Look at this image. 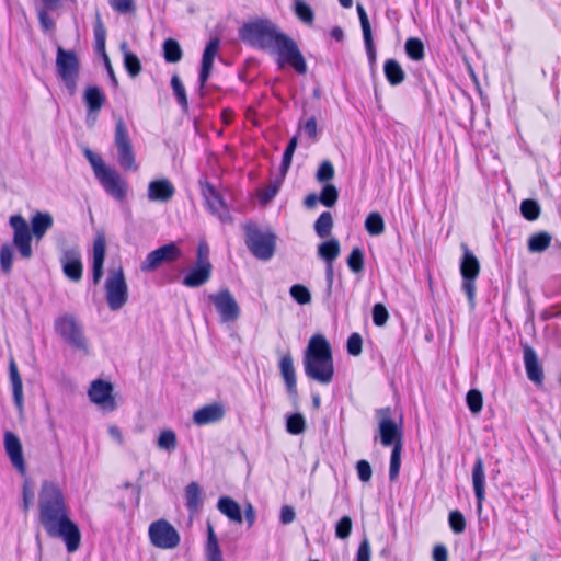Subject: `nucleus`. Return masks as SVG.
Masks as SVG:
<instances>
[{
	"label": "nucleus",
	"instance_id": "nucleus-1",
	"mask_svg": "<svg viewBox=\"0 0 561 561\" xmlns=\"http://www.w3.org/2000/svg\"><path fill=\"white\" fill-rule=\"evenodd\" d=\"M38 520L46 534L60 538L67 551H77L81 542L78 525L70 519L69 508L61 489L54 482L45 481L38 496Z\"/></svg>",
	"mask_w": 561,
	"mask_h": 561
},
{
	"label": "nucleus",
	"instance_id": "nucleus-2",
	"mask_svg": "<svg viewBox=\"0 0 561 561\" xmlns=\"http://www.w3.org/2000/svg\"><path fill=\"white\" fill-rule=\"evenodd\" d=\"M240 37L252 47L276 54L280 67L287 64L300 75L307 72L305 58L296 42L280 32L272 21L261 19L244 24L240 28Z\"/></svg>",
	"mask_w": 561,
	"mask_h": 561
},
{
	"label": "nucleus",
	"instance_id": "nucleus-3",
	"mask_svg": "<svg viewBox=\"0 0 561 561\" xmlns=\"http://www.w3.org/2000/svg\"><path fill=\"white\" fill-rule=\"evenodd\" d=\"M9 224L13 230V245L21 257L27 260L33 255L32 236L41 240L53 227L54 219L49 213L36 211L31 218V227L21 215L11 216Z\"/></svg>",
	"mask_w": 561,
	"mask_h": 561
},
{
	"label": "nucleus",
	"instance_id": "nucleus-4",
	"mask_svg": "<svg viewBox=\"0 0 561 561\" xmlns=\"http://www.w3.org/2000/svg\"><path fill=\"white\" fill-rule=\"evenodd\" d=\"M304 369L307 377L328 385L334 376L332 351L323 335H313L304 355Z\"/></svg>",
	"mask_w": 561,
	"mask_h": 561
},
{
	"label": "nucleus",
	"instance_id": "nucleus-5",
	"mask_svg": "<svg viewBox=\"0 0 561 561\" xmlns=\"http://www.w3.org/2000/svg\"><path fill=\"white\" fill-rule=\"evenodd\" d=\"M245 244L257 260L268 261L276 249V236L270 230H261L255 224L244 225Z\"/></svg>",
	"mask_w": 561,
	"mask_h": 561
},
{
	"label": "nucleus",
	"instance_id": "nucleus-6",
	"mask_svg": "<svg viewBox=\"0 0 561 561\" xmlns=\"http://www.w3.org/2000/svg\"><path fill=\"white\" fill-rule=\"evenodd\" d=\"M56 70L69 94L73 95L77 91L80 70V62L76 53L58 46L56 53Z\"/></svg>",
	"mask_w": 561,
	"mask_h": 561
},
{
	"label": "nucleus",
	"instance_id": "nucleus-7",
	"mask_svg": "<svg viewBox=\"0 0 561 561\" xmlns=\"http://www.w3.org/2000/svg\"><path fill=\"white\" fill-rule=\"evenodd\" d=\"M55 331L71 347L88 351V342L83 333L82 324L72 314H62L55 319Z\"/></svg>",
	"mask_w": 561,
	"mask_h": 561
},
{
	"label": "nucleus",
	"instance_id": "nucleus-8",
	"mask_svg": "<svg viewBox=\"0 0 561 561\" xmlns=\"http://www.w3.org/2000/svg\"><path fill=\"white\" fill-rule=\"evenodd\" d=\"M462 257L460 261V274L462 277V290L467 295L471 308L474 307L476 279L480 274V263L466 243H461Z\"/></svg>",
	"mask_w": 561,
	"mask_h": 561
},
{
	"label": "nucleus",
	"instance_id": "nucleus-9",
	"mask_svg": "<svg viewBox=\"0 0 561 561\" xmlns=\"http://www.w3.org/2000/svg\"><path fill=\"white\" fill-rule=\"evenodd\" d=\"M114 146L117 150V162L121 168L127 171H136L138 167L133 144L127 127L122 118H119L115 125Z\"/></svg>",
	"mask_w": 561,
	"mask_h": 561
},
{
	"label": "nucleus",
	"instance_id": "nucleus-10",
	"mask_svg": "<svg viewBox=\"0 0 561 561\" xmlns=\"http://www.w3.org/2000/svg\"><path fill=\"white\" fill-rule=\"evenodd\" d=\"M106 300L111 310L121 309L128 299V288L123 268L111 270L105 282Z\"/></svg>",
	"mask_w": 561,
	"mask_h": 561
},
{
	"label": "nucleus",
	"instance_id": "nucleus-11",
	"mask_svg": "<svg viewBox=\"0 0 561 561\" xmlns=\"http://www.w3.org/2000/svg\"><path fill=\"white\" fill-rule=\"evenodd\" d=\"M148 536L153 547L163 550L176 548L181 540L178 530L163 518L154 520L149 525Z\"/></svg>",
	"mask_w": 561,
	"mask_h": 561
},
{
	"label": "nucleus",
	"instance_id": "nucleus-12",
	"mask_svg": "<svg viewBox=\"0 0 561 561\" xmlns=\"http://www.w3.org/2000/svg\"><path fill=\"white\" fill-rule=\"evenodd\" d=\"M207 299L215 306L222 323L234 322L239 319L241 313L240 307L228 289L209 294Z\"/></svg>",
	"mask_w": 561,
	"mask_h": 561
},
{
	"label": "nucleus",
	"instance_id": "nucleus-13",
	"mask_svg": "<svg viewBox=\"0 0 561 561\" xmlns=\"http://www.w3.org/2000/svg\"><path fill=\"white\" fill-rule=\"evenodd\" d=\"M376 413L379 424L380 443L386 447H393L397 443H402V430L392 420L391 409L382 408L377 410Z\"/></svg>",
	"mask_w": 561,
	"mask_h": 561
},
{
	"label": "nucleus",
	"instance_id": "nucleus-14",
	"mask_svg": "<svg viewBox=\"0 0 561 561\" xmlns=\"http://www.w3.org/2000/svg\"><path fill=\"white\" fill-rule=\"evenodd\" d=\"M201 191L207 209L213 215L217 216L221 222L230 224L232 221V217L229 213L228 206L215 186L208 182L201 183Z\"/></svg>",
	"mask_w": 561,
	"mask_h": 561
},
{
	"label": "nucleus",
	"instance_id": "nucleus-15",
	"mask_svg": "<svg viewBox=\"0 0 561 561\" xmlns=\"http://www.w3.org/2000/svg\"><path fill=\"white\" fill-rule=\"evenodd\" d=\"M181 257L182 251L175 243L171 242L148 253L140 268L142 272H152L161 264L175 262Z\"/></svg>",
	"mask_w": 561,
	"mask_h": 561
},
{
	"label": "nucleus",
	"instance_id": "nucleus-16",
	"mask_svg": "<svg viewBox=\"0 0 561 561\" xmlns=\"http://www.w3.org/2000/svg\"><path fill=\"white\" fill-rule=\"evenodd\" d=\"M88 394L90 400L104 411L111 412L117 407L113 396V386L108 381L102 379L92 381Z\"/></svg>",
	"mask_w": 561,
	"mask_h": 561
},
{
	"label": "nucleus",
	"instance_id": "nucleus-17",
	"mask_svg": "<svg viewBox=\"0 0 561 561\" xmlns=\"http://www.w3.org/2000/svg\"><path fill=\"white\" fill-rule=\"evenodd\" d=\"M96 179L104 191L116 201H123L126 197L128 188L127 182L116 170L107 168L105 171H102Z\"/></svg>",
	"mask_w": 561,
	"mask_h": 561
},
{
	"label": "nucleus",
	"instance_id": "nucleus-18",
	"mask_svg": "<svg viewBox=\"0 0 561 561\" xmlns=\"http://www.w3.org/2000/svg\"><path fill=\"white\" fill-rule=\"evenodd\" d=\"M226 415V408L220 402L206 404L193 413L192 420L195 425L204 426L220 422Z\"/></svg>",
	"mask_w": 561,
	"mask_h": 561
},
{
	"label": "nucleus",
	"instance_id": "nucleus-19",
	"mask_svg": "<svg viewBox=\"0 0 561 561\" xmlns=\"http://www.w3.org/2000/svg\"><path fill=\"white\" fill-rule=\"evenodd\" d=\"M60 261L62 264V271L69 279L73 282L81 279L82 263L81 254L78 248H69L64 250Z\"/></svg>",
	"mask_w": 561,
	"mask_h": 561
},
{
	"label": "nucleus",
	"instance_id": "nucleus-20",
	"mask_svg": "<svg viewBox=\"0 0 561 561\" xmlns=\"http://www.w3.org/2000/svg\"><path fill=\"white\" fill-rule=\"evenodd\" d=\"M104 93L95 85L88 87L83 94V101L87 105V122L89 124H94L99 112L103 107L105 103Z\"/></svg>",
	"mask_w": 561,
	"mask_h": 561
},
{
	"label": "nucleus",
	"instance_id": "nucleus-21",
	"mask_svg": "<svg viewBox=\"0 0 561 561\" xmlns=\"http://www.w3.org/2000/svg\"><path fill=\"white\" fill-rule=\"evenodd\" d=\"M220 42L218 38H211L206 45L203 57H202V67L199 71V90L203 92L207 80L210 77L214 59L218 53Z\"/></svg>",
	"mask_w": 561,
	"mask_h": 561
},
{
	"label": "nucleus",
	"instance_id": "nucleus-22",
	"mask_svg": "<svg viewBox=\"0 0 561 561\" xmlns=\"http://www.w3.org/2000/svg\"><path fill=\"white\" fill-rule=\"evenodd\" d=\"M174 194L175 187L168 179L153 180L148 184L147 197L151 202L167 203Z\"/></svg>",
	"mask_w": 561,
	"mask_h": 561
},
{
	"label": "nucleus",
	"instance_id": "nucleus-23",
	"mask_svg": "<svg viewBox=\"0 0 561 561\" xmlns=\"http://www.w3.org/2000/svg\"><path fill=\"white\" fill-rule=\"evenodd\" d=\"M4 447L13 467L21 473H24L25 462L19 437L11 432H7L4 435Z\"/></svg>",
	"mask_w": 561,
	"mask_h": 561
},
{
	"label": "nucleus",
	"instance_id": "nucleus-24",
	"mask_svg": "<svg viewBox=\"0 0 561 561\" xmlns=\"http://www.w3.org/2000/svg\"><path fill=\"white\" fill-rule=\"evenodd\" d=\"M524 364L528 379L536 385H541L543 381V370L536 352L530 346L524 347Z\"/></svg>",
	"mask_w": 561,
	"mask_h": 561
},
{
	"label": "nucleus",
	"instance_id": "nucleus-25",
	"mask_svg": "<svg viewBox=\"0 0 561 561\" xmlns=\"http://www.w3.org/2000/svg\"><path fill=\"white\" fill-rule=\"evenodd\" d=\"M106 241L104 236L100 234L93 242V264H92V278L93 283L98 284L103 276V264L105 259Z\"/></svg>",
	"mask_w": 561,
	"mask_h": 561
},
{
	"label": "nucleus",
	"instance_id": "nucleus-26",
	"mask_svg": "<svg viewBox=\"0 0 561 561\" xmlns=\"http://www.w3.org/2000/svg\"><path fill=\"white\" fill-rule=\"evenodd\" d=\"M211 264L199 265L195 264L185 277L182 279V284L188 288H196L207 283L211 275Z\"/></svg>",
	"mask_w": 561,
	"mask_h": 561
},
{
	"label": "nucleus",
	"instance_id": "nucleus-27",
	"mask_svg": "<svg viewBox=\"0 0 561 561\" xmlns=\"http://www.w3.org/2000/svg\"><path fill=\"white\" fill-rule=\"evenodd\" d=\"M472 485L477 499L478 508L480 510L485 499V473L482 459H476L472 468Z\"/></svg>",
	"mask_w": 561,
	"mask_h": 561
},
{
	"label": "nucleus",
	"instance_id": "nucleus-28",
	"mask_svg": "<svg viewBox=\"0 0 561 561\" xmlns=\"http://www.w3.org/2000/svg\"><path fill=\"white\" fill-rule=\"evenodd\" d=\"M279 369L288 393L294 396L297 394L296 371L293 363V357L289 353L282 356L279 360Z\"/></svg>",
	"mask_w": 561,
	"mask_h": 561
},
{
	"label": "nucleus",
	"instance_id": "nucleus-29",
	"mask_svg": "<svg viewBox=\"0 0 561 561\" xmlns=\"http://www.w3.org/2000/svg\"><path fill=\"white\" fill-rule=\"evenodd\" d=\"M217 508L230 520L239 524L242 523V513L239 504L234 500L228 496H222L217 503Z\"/></svg>",
	"mask_w": 561,
	"mask_h": 561
},
{
	"label": "nucleus",
	"instance_id": "nucleus-30",
	"mask_svg": "<svg viewBox=\"0 0 561 561\" xmlns=\"http://www.w3.org/2000/svg\"><path fill=\"white\" fill-rule=\"evenodd\" d=\"M186 507L190 513L194 514L199 511L203 504L202 490L198 483L191 482L185 488Z\"/></svg>",
	"mask_w": 561,
	"mask_h": 561
},
{
	"label": "nucleus",
	"instance_id": "nucleus-31",
	"mask_svg": "<svg viewBox=\"0 0 561 561\" xmlns=\"http://www.w3.org/2000/svg\"><path fill=\"white\" fill-rule=\"evenodd\" d=\"M205 557L206 561H224L218 539L210 524H208L207 526V542L205 548Z\"/></svg>",
	"mask_w": 561,
	"mask_h": 561
},
{
	"label": "nucleus",
	"instance_id": "nucleus-32",
	"mask_svg": "<svg viewBox=\"0 0 561 561\" xmlns=\"http://www.w3.org/2000/svg\"><path fill=\"white\" fill-rule=\"evenodd\" d=\"M383 72L391 85H399L405 79V73L396 59H387L383 65Z\"/></svg>",
	"mask_w": 561,
	"mask_h": 561
},
{
	"label": "nucleus",
	"instance_id": "nucleus-33",
	"mask_svg": "<svg viewBox=\"0 0 561 561\" xmlns=\"http://www.w3.org/2000/svg\"><path fill=\"white\" fill-rule=\"evenodd\" d=\"M340 242L332 238L318 245V255L325 263H333L340 255Z\"/></svg>",
	"mask_w": 561,
	"mask_h": 561
},
{
	"label": "nucleus",
	"instance_id": "nucleus-34",
	"mask_svg": "<svg viewBox=\"0 0 561 561\" xmlns=\"http://www.w3.org/2000/svg\"><path fill=\"white\" fill-rule=\"evenodd\" d=\"M551 236L546 231L535 233L528 239V251L531 253H541L550 247Z\"/></svg>",
	"mask_w": 561,
	"mask_h": 561
},
{
	"label": "nucleus",
	"instance_id": "nucleus-35",
	"mask_svg": "<svg viewBox=\"0 0 561 561\" xmlns=\"http://www.w3.org/2000/svg\"><path fill=\"white\" fill-rule=\"evenodd\" d=\"M121 50L124 54V66L126 68V71L131 77L138 76L141 71V64L139 58L128 50L127 43L121 44Z\"/></svg>",
	"mask_w": 561,
	"mask_h": 561
},
{
	"label": "nucleus",
	"instance_id": "nucleus-36",
	"mask_svg": "<svg viewBox=\"0 0 561 561\" xmlns=\"http://www.w3.org/2000/svg\"><path fill=\"white\" fill-rule=\"evenodd\" d=\"M10 379L12 382L14 401L19 407H21L23 401V385L18 367L13 360L10 363Z\"/></svg>",
	"mask_w": 561,
	"mask_h": 561
},
{
	"label": "nucleus",
	"instance_id": "nucleus-37",
	"mask_svg": "<svg viewBox=\"0 0 561 561\" xmlns=\"http://www.w3.org/2000/svg\"><path fill=\"white\" fill-rule=\"evenodd\" d=\"M333 228V218L331 213L323 211L314 222V231L318 237L327 238L331 234Z\"/></svg>",
	"mask_w": 561,
	"mask_h": 561
},
{
	"label": "nucleus",
	"instance_id": "nucleus-38",
	"mask_svg": "<svg viewBox=\"0 0 561 561\" xmlns=\"http://www.w3.org/2000/svg\"><path fill=\"white\" fill-rule=\"evenodd\" d=\"M405 54L414 61H420L424 58V45L420 38L410 37L404 45Z\"/></svg>",
	"mask_w": 561,
	"mask_h": 561
},
{
	"label": "nucleus",
	"instance_id": "nucleus-39",
	"mask_svg": "<svg viewBox=\"0 0 561 561\" xmlns=\"http://www.w3.org/2000/svg\"><path fill=\"white\" fill-rule=\"evenodd\" d=\"M163 57L168 62H178L182 58V49L180 44L172 38H168L163 43Z\"/></svg>",
	"mask_w": 561,
	"mask_h": 561
},
{
	"label": "nucleus",
	"instance_id": "nucleus-40",
	"mask_svg": "<svg viewBox=\"0 0 561 561\" xmlns=\"http://www.w3.org/2000/svg\"><path fill=\"white\" fill-rule=\"evenodd\" d=\"M365 229L371 236H379L385 231V221L379 213H370L365 220Z\"/></svg>",
	"mask_w": 561,
	"mask_h": 561
},
{
	"label": "nucleus",
	"instance_id": "nucleus-41",
	"mask_svg": "<svg viewBox=\"0 0 561 561\" xmlns=\"http://www.w3.org/2000/svg\"><path fill=\"white\" fill-rule=\"evenodd\" d=\"M401 451H402V443H397L392 447L391 457H390V467H389V479L394 481L399 477L400 466H401Z\"/></svg>",
	"mask_w": 561,
	"mask_h": 561
},
{
	"label": "nucleus",
	"instance_id": "nucleus-42",
	"mask_svg": "<svg viewBox=\"0 0 561 561\" xmlns=\"http://www.w3.org/2000/svg\"><path fill=\"white\" fill-rule=\"evenodd\" d=\"M286 430L293 435H299L306 430V420L300 413H295L287 416Z\"/></svg>",
	"mask_w": 561,
	"mask_h": 561
},
{
	"label": "nucleus",
	"instance_id": "nucleus-43",
	"mask_svg": "<svg viewBox=\"0 0 561 561\" xmlns=\"http://www.w3.org/2000/svg\"><path fill=\"white\" fill-rule=\"evenodd\" d=\"M94 37H95L96 49L100 53H104L105 51V41H106V30L102 22L101 14L99 12H96V14H95Z\"/></svg>",
	"mask_w": 561,
	"mask_h": 561
},
{
	"label": "nucleus",
	"instance_id": "nucleus-44",
	"mask_svg": "<svg viewBox=\"0 0 561 561\" xmlns=\"http://www.w3.org/2000/svg\"><path fill=\"white\" fill-rule=\"evenodd\" d=\"M339 198V191L333 184H324L319 195V202L325 207H332L335 205Z\"/></svg>",
	"mask_w": 561,
	"mask_h": 561
},
{
	"label": "nucleus",
	"instance_id": "nucleus-45",
	"mask_svg": "<svg viewBox=\"0 0 561 561\" xmlns=\"http://www.w3.org/2000/svg\"><path fill=\"white\" fill-rule=\"evenodd\" d=\"M176 435L172 430H164L158 437L157 445L160 449L173 451L176 448Z\"/></svg>",
	"mask_w": 561,
	"mask_h": 561
},
{
	"label": "nucleus",
	"instance_id": "nucleus-46",
	"mask_svg": "<svg viewBox=\"0 0 561 561\" xmlns=\"http://www.w3.org/2000/svg\"><path fill=\"white\" fill-rule=\"evenodd\" d=\"M523 217L529 221L536 220L540 215V206L535 199H525L520 204Z\"/></svg>",
	"mask_w": 561,
	"mask_h": 561
},
{
	"label": "nucleus",
	"instance_id": "nucleus-47",
	"mask_svg": "<svg viewBox=\"0 0 561 561\" xmlns=\"http://www.w3.org/2000/svg\"><path fill=\"white\" fill-rule=\"evenodd\" d=\"M171 87H172V90L174 92V95H175L179 104L182 106L183 110H187L188 102H187L185 88H184L181 79L179 78V76L174 75L171 78Z\"/></svg>",
	"mask_w": 561,
	"mask_h": 561
},
{
	"label": "nucleus",
	"instance_id": "nucleus-48",
	"mask_svg": "<svg viewBox=\"0 0 561 561\" xmlns=\"http://www.w3.org/2000/svg\"><path fill=\"white\" fill-rule=\"evenodd\" d=\"M13 248L9 243H4L0 248V266L3 273L9 274L12 270Z\"/></svg>",
	"mask_w": 561,
	"mask_h": 561
},
{
	"label": "nucleus",
	"instance_id": "nucleus-49",
	"mask_svg": "<svg viewBox=\"0 0 561 561\" xmlns=\"http://www.w3.org/2000/svg\"><path fill=\"white\" fill-rule=\"evenodd\" d=\"M466 402H467L469 410L473 414L480 413L482 410V405H483L482 393L477 389L469 390L466 396Z\"/></svg>",
	"mask_w": 561,
	"mask_h": 561
},
{
	"label": "nucleus",
	"instance_id": "nucleus-50",
	"mask_svg": "<svg viewBox=\"0 0 561 561\" xmlns=\"http://www.w3.org/2000/svg\"><path fill=\"white\" fill-rule=\"evenodd\" d=\"M291 298L299 305H307L311 301V294L309 289L300 284L293 285L289 289Z\"/></svg>",
	"mask_w": 561,
	"mask_h": 561
},
{
	"label": "nucleus",
	"instance_id": "nucleus-51",
	"mask_svg": "<svg viewBox=\"0 0 561 561\" xmlns=\"http://www.w3.org/2000/svg\"><path fill=\"white\" fill-rule=\"evenodd\" d=\"M347 266L354 273L364 270V253L359 248H354L347 257Z\"/></svg>",
	"mask_w": 561,
	"mask_h": 561
},
{
	"label": "nucleus",
	"instance_id": "nucleus-52",
	"mask_svg": "<svg viewBox=\"0 0 561 561\" xmlns=\"http://www.w3.org/2000/svg\"><path fill=\"white\" fill-rule=\"evenodd\" d=\"M295 13L304 23L309 25L313 23V11L306 2L296 0Z\"/></svg>",
	"mask_w": 561,
	"mask_h": 561
},
{
	"label": "nucleus",
	"instance_id": "nucleus-53",
	"mask_svg": "<svg viewBox=\"0 0 561 561\" xmlns=\"http://www.w3.org/2000/svg\"><path fill=\"white\" fill-rule=\"evenodd\" d=\"M298 131L305 134L312 141H316L318 137L317 119L312 116L305 122L300 121Z\"/></svg>",
	"mask_w": 561,
	"mask_h": 561
},
{
	"label": "nucleus",
	"instance_id": "nucleus-54",
	"mask_svg": "<svg viewBox=\"0 0 561 561\" xmlns=\"http://www.w3.org/2000/svg\"><path fill=\"white\" fill-rule=\"evenodd\" d=\"M448 523L455 534H462L466 529V519L461 512L451 511L448 516Z\"/></svg>",
	"mask_w": 561,
	"mask_h": 561
},
{
	"label": "nucleus",
	"instance_id": "nucleus-55",
	"mask_svg": "<svg viewBox=\"0 0 561 561\" xmlns=\"http://www.w3.org/2000/svg\"><path fill=\"white\" fill-rule=\"evenodd\" d=\"M334 173H335L334 167L331 163V161L324 160V161H322V163L320 164V167L317 171L316 179L318 182L327 184V182H329L330 180H332L334 178Z\"/></svg>",
	"mask_w": 561,
	"mask_h": 561
},
{
	"label": "nucleus",
	"instance_id": "nucleus-56",
	"mask_svg": "<svg viewBox=\"0 0 561 561\" xmlns=\"http://www.w3.org/2000/svg\"><path fill=\"white\" fill-rule=\"evenodd\" d=\"M353 523L350 516H343L335 525V536L339 539H347L352 533Z\"/></svg>",
	"mask_w": 561,
	"mask_h": 561
},
{
	"label": "nucleus",
	"instance_id": "nucleus-57",
	"mask_svg": "<svg viewBox=\"0 0 561 561\" xmlns=\"http://www.w3.org/2000/svg\"><path fill=\"white\" fill-rule=\"evenodd\" d=\"M110 5L113 10L118 13H130L136 10L134 0H108Z\"/></svg>",
	"mask_w": 561,
	"mask_h": 561
},
{
	"label": "nucleus",
	"instance_id": "nucleus-58",
	"mask_svg": "<svg viewBox=\"0 0 561 561\" xmlns=\"http://www.w3.org/2000/svg\"><path fill=\"white\" fill-rule=\"evenodd\" d=\"M85 158L93 168L95 178L99 176L102 173V171H105L108 168L107 165H105L104 161L99 156L94 154L89 149L85 150Z\"/></svg>",
	"mask_w": 561,
	"mask_h": 561
},
{
	"label": "nucleus",
	"instance_id": "nucleus-59",
	"mask_svg": "<svg viewBox=\"0 0 561 561\" xmlns=\"http://www.w3.org/2000/svg\"><path fill=\"white\" fill-rule=\"evenodd\" d=\"M389 318L388 310L382 304H376L373 307V321L376 325L382 327Z\"/></svg>",
	"mask_w": 561,
	"mask_h": 561
},
{
	"label": "nucleus",
	"instance_id": "nucleus-60",
	"mask_svg": "<svg viewBox=\"0 0 561 561\" xmlns=\"http://www.w3.org/2000/svg\"><path fill=\"white\" fill-rule=\"evenodd\" d=\"M363 340L359 333H352L347 339V352L350 355L357 356L362 353Z\"/></svg>",
	"mask_w": 561,
	"mask_h": 561
},
{
	"label": "nucleus",
	"instance_id": "nucleus-61",
	"mask_svg": "<svg viewBox=\"0 0 561 561\" xmlns=\"http://www.w3.org/2000/svg\"><path fill=\"white\" fill-rule=\"evenodd\" d=\"M363 37L369 65L374 67L377 60V53L374 45L373 34L365 35Z\"/></svg>",
	"mask_w": 561,
	"mask_h": 561
},
{
	"label": "nucleus",
	"instance_id": "nucleus-62",
	"mask_svg": "<svg viewBox=\"0 0 561 561\" xmlns=\"http://www.w3.org/2000/svg\"><path fill=\"white\" fill-rule=\"evenodd\" d=\"M358 478L363 482H368L371 479V467L367 460H359L356 463Z\"/></svg>",
	"mask_w": 561,
	"mask_h": 561
},
{
	"label": "nucleus",
	"instance_id": "nucleus-63",
	"mask_svg": "<svg viewBox=\"0 0 561 561\" xmlns=\"http://www.w3.org/2000/svg\"><path fill=\"white\" fill-rule=\"evenodd\" d=\"M370 543L367 538H364L356 552V561H370Z\"/></svg>",
	"mask_w": 561,
	"mask_h": 561
},
{
	"label": "nucleus",
	"instance_id": "nucleus-64",
	"mask_svg": "<svg viewBox=\"0 0 561 561\" xmlns=\"http://www.w3.org/2000/svg\"><path fill=\"white\" fill-rule=\"evenodd\" d=\"M279 190V183H274L265 187L260 194V201L262 204L271 202Z\"/></svg>",
	"mask_w": 561,
	"mask_h": 561
}]
</instances>
